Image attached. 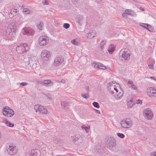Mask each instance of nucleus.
Returning <instances> with one entry per match:
<instances>
[{
	"label": "nucleus",
	"mask_w": 156,
	"mask_h": 156,
	"mask_svg": "<svg viewBox=\"0 0 156 156\" xmlns=\"http://www.w3.org/2000/svg\"><path fill=\"white\" fill-rule=\"evenodd\" d=\"M17 27L13 23L8 24L6 29V33L8 39L12 40L16 35Z\"/></svg>",
	"instance_id": "obj_1"
},
{
	"label": "nucleus",
	"mask_w": 156,
	"mask_h": 156,
	"mask_svg": "<svg viewBox=\"0 0 156 156\" xmlns=\"http://www.w3.org/2000/svg\"><path fill=\"white\" fill-rule=\"evenodd\" d=\"M108 89L111 94L114 95L118 93V90H120V86L119 84L115 82H110L108 84Z\"/></svg>",
	"instance_id": "obj_2"
},
{
	"label": "nucleus",
	"mask_w": 156,
	"mask_h": 156,
	"mask_svg": "<svg viewBox=\"0 0 156 156\" xmlns=\"http://www.w3.org/2000/svg\"><path fill=\"white\" fill-rule=\"evenodd\" d=\"M107 144V148L112 151H115L116 145V140L112 136L108 137L106 141Z\"/></svg>",
	"instance_id": "obj_3"
},
{
	"label": "nucleus",
	"mask_w": 156,
	"mask_h": 156,
	"mask_svg": "<svg viewBox=\"0 0 156 156\" xmlns=\"http://www.w3.org/2000/svg\"><path fill=\"white\" fill-rule=\"evenodd\" d=\"M121 126L123 128L128 129L131 128L133 126V123L130 119H126L123 120L120 122Z\"/></svg>",
	"instance_id": "obj_4"
},
{
	"label": "nucleus",
	"mask_w": 156,
	"mask_h": 156,
	"mask_svg": "<svg viewBox=\"0 0 156 156\" xmlns=\"http://www.w3.org/2000/svg\"><path fill=\"white\" fill-rule=\"evenodd\" d=\"M120 54H122L121 60L122 61L125 62L129 60L131 54L129 50L126 49H125L123 51L122 50Z\"/></svg>",
	"instance_id": "obj_5"
},
{
	"label": "nucleus",
	"mask_w": 156,
	"mask_h": 156,
	"mask_svg": "<svg viewBox=\"0 0 156 156\" xmlns=\"http://www.w3.org/2000/svg\"><path fill=\"white\" fill-rule=\"evenodd\" d=\"M29 49L27 45L25 43L20 44L16 48V51L18 52L20 54L23 53L24 52L27 51Z\"/></svg>",
	"instance_id": "obj_6"
},
{
	"label": "nucleus",
	"mask_w": 156,
	"mask_h": 156,
	"mask_svg": "<svg viewBox=\"0 0 156 156\" xmlns=\"http://www.w3.org/2000/svg\"><path fill=\"white\" fill-rule=\"evenodd\" d=\"M3 113L5 116L11 117L14 115V112L11 108L6 106L3 109Z\"/></svg>",
	"instance_id": "obj_7"
},
{
	"label": "nucleus",
	"mask_w": 156,
	"mask_h": 156,
	"mask_svg": "<svg viewBox=\"0 0 156 156\" xmlns=\"http://www.w3.org/2000/svg\"><path fill=\"white\" fill-rule=\"evenodd\" d=\"M143 115L145 118L147 119H151L153 116V113L151 110L149 108H147L144 110Z\"/></svg>",
	"instance_id": "obj_8"
},
{
	"label": "nucleus",
	"mask_w": 156,
	"mask_h": 156,
	"mask_svg": "<svg viewBox=\"0 0 156 156\" xmlns=\"http://www.w3.org/2000/svg\"><path fill=\"white\" fill-rule=\"evenodd\" d=\"M29 63L30 66L34 68L37 67V65L38 64V62L37 61V58L34 56H32L29 59Z\"/></svg>",
	"instance_id": "obj_9"
},
{
	"label": "nucleus",
	"mask_w": 156,
	"mask_h": 156,
	"mask_svg": "<svg viewBox=\"0 0 156 156\" xmlns=\"http://www.w3.org/2000/svg\"><path fill=\"white\" fill-rule=\"evenodd\" d=\"M8 154L11 155L15 154L17 152L15 146L12 144H10L7 149Z\"/></svg>",
	"instance_id": "obj_10"
},
{
	"label": "nucleus",
	"mask_w": 156,
	"mask_h": 156,
	"mask_svg": "<svg viewBox=\"0 0 156 156\" xmlns=\"http://www.w3.org/2000/svg\"><path fill=\"white\" fill-rule=\"evenodd\" d=\"M147 95L150 97L156 96V88L152 87H148L147 89Z\"/></svg>",
	"instance_id": "obj_11"
},
{
	"label": "nucleus",
	"mask_w": 156,
	"mask_h": 156,
	"mask_svg": "<svg viewBox=\"0 0 156 156\" xmlns=\"http://www.w3.org/2000/svg\"><path fill=\"white\" fill-rule=\"evenodd\" d=\"M34 108L36 112H39L43 113L46 114L48 112L47 110L44 107L40 105H35Z\"/></svg>",
	"instance_id": "obj_12"
},
{
	"label": "nucleus",
	"mask_w": 156,
	"mask_h": 156,
	"mask_svg": "<svg viewBox=\"0 0 156 156\" xmlns=\"http://www.w3.org/2000/svg\"><path fill=\"white\" fill-rule=\"evenodd\" d=\"M22 33L24 35L32 36L34 33V31L30 28H24L22 30Z\"/></svg>",
	"instance_id": "obj_13"
},
{
	"label": "nucleus",
	"mask_w": 156,
	"mask_h": 156,
	"mask_svg": "<svg viewBox=\"0 0 156 156\" xmlns=\"http://www.w3.org/2000/svg\"><path fill=\"white\" fill-rule=\"evenodd\" d=\"M63 61L64 58L62 56L57 57L55 59L54 65L55 66H58L62 63Z\"/></svg>",
	"instance_id": "obj_14"
},
{
	"label": "nucleus",
	"mask_w": 156,
	"mask_h": 156,
	"mask_svg": "<svg viewBox=\"0 0 156 156\" xmlns=\"http://www.w3.org/2000/svg\"><path fill=\"white\" fill-rule=\"evenodd\" d=\"M48 39L47 37L45 36H41L39 39V44L41 45H44L48 42Z\"/></svg>",
	"instance_id": "obj_15"
},
{
	"label": "nucleus",
	"mask_w": 156,
	"mask_h": 156,
	"mask_svg": "<svg viewBox=\"0 0 156 156\" xmlns=\"http://www.w3.org/2000/svg\"><path fill=\"white\" fill-rule=\"evenodd\" d=\"M92 66L96 69H105L107 68L103 64L96 62L92 63Z\"/></svg>",
	"instance_id": "obj_16"
},
{
	"label": "nucleus",
	"mask_w": 156,
	"mask_h": 156,
	"mask_svg": "<svg viewBox=\"0 0 156 156\" xmlns=\"http://www.w3.org/2000/svg\"><path fill=\"white\" fill-rule=\"evenodd\" d=\"M50 54L48 51L46 50H43L41 54V56L44 59L46 60L50 57Z\"/></svg>",
	"instance_id": "obj_17"
},
{
	"label": "nucleus",
	"mask_w": 156,
	"mask_h": 156,
	"mask_svg": "<svg viewBox=\"0 0 156 156\" xmlns=\"http://www.w3.org/2000/svg\"><path fill=\"white\" fill-rule=\"evenodd\" d=\"M41 154L40 151L37 149L32 150L30 153V156H40Z\"/></svg>",
	"instance_id": "obj_18"
},
{
	"label": "nucleus",
	"mask_w": 156,
	"mask_h": 156,
	"mask_svg": "<svg viewBox=\"0 0 156 156\" xmlns=\"http://www.w3.org/2000/svg\"><path fill=\"white\" fill-rule=\"evenodd\" d=\"M96 31L93 30L86 34V36L87 38L90 39H92L95 36Z\"/></svg>",
	"instance_id": "obj_19"
},
{
	"label": "nucleus",
	"mask_w": 156,
	"mask_h": 156,
	"mask_svg": "<svg viewBox=\"0 0 156 156\" xmlns=\"http://www.w3.org/2000/svg\"><path fill=\"white\" fill-rule=\"evenodd\" d=\"M53 83L50 80H46L43 81L42 84L45 86L49 87L53 85Z\"/></svg>",
	"instance_id": "obj_20"
},
{
	"label": "nucleus",
	"mask_w": 156,
	"mask_h": 156,
	"mask_svg": "<svg viewBox=\"0 0 156 156\" xmlns=\"http://www.w3.org/2000/svg\"><path fill=\"white\" fill-rule=\"evenodd\" d=\"M73 141L74 142L76 141H78L81 142L82 141V137L79 135H76L73 137Z\"/></svg>",
	"instance_id": "obj_21"
},
{
	"label": "nucleus",
	"mask_w": 156,
	"mask_h": 156,
	"mask_svg": "<svg viewBox=\"0 0 156 156\" xmlns=\"http://www.w3.org/2000/svg\"><path fill=\"white\" fill-rule=\"evenodd\" d=\"M116 94H115V97L116 99H119L122 97L123 92L120 88V90H118V93H116Z\"/></svg>",
	"instance_id": "obj_22"
},
{
	"label": "nucleus",
	"mask_w": 156,
	"mask_h": 156,
	"mask_svg": "<svg viewBox=\"0 0 156 156\" xmlns=\"http://www.w3.org/2000/svg\"><path fill=\"white\" fill-rule=\"evenodd\" d=\"M128 84L129 87L135 90H136L137 89V87L134 84L132 81L129 80L128 82Z\"/></svg>",
	"instance_id": "obj_23"
},
{
	"label": "nucleus",
	"mask_w": 156,
	"mask_h": 156,
	"mask_svg": "<svg viewBox=\"0 0 156 156\" xmlns=\"http://www.w3.org/2000/svg\"><path fill=\"white\" fill-rule=\"evenodd\" d=\"M2 122L4 123L8 127H12L14 126V124L13 123H11L6 119H3L2 121Z\"/></svg>",
	"instance_id": "obj_24"
},
{
	"label": "nucleus",
	"mask_w": 156,
	"mask_h": 156,
	"mask_svg": "<svg viewBox=\"0 0 156 156\" xmlns=\"http://www.w3.org/2000/svg\"><path fill=\"white\" fill-rule=\"evenodd\" d=\"M115 48L113 45H111L109 46L108 49V51L110 54H112L115 51Z\"/></svg>",
	"instance_id": "obj_25"
},
{
	"label": "nucleus",
	"mask_w": 156,
	"mask_h": 156,
	"mask_svg": "<svg viewBox=\"0 0 156 156\" xmlns=\"http://www.w3.org/2000/svg\"><path fill=\"white\" fill-rule=\"evenodd\" d=\"M81 127L82 129L84 130L87 133H88L90 129V126L88 125H83L81 126Z\"/></svg>",
	"instance_id": "obj_26"
},
{
	"label": "nucleus",
	"mask_w": 156,
	"mask_h": 156,
	"mask_svg": "<svg viewBox=\"0 0 156 156\" xmlns=\"http://www.w3.org/2000/svg\"><path fill=\"white\" fill-rule=\"evenodd\" d=\"M140 25L141 26L147 29L149 31H150V30H151V27L148 24L141 23Z\"/></svg>",
	"instance_id": "obj_27"
},
{
	"label": "nucleus",
	"mask_w": 156,
	"mask_h": 156,
	"mask_svg": "<svg viewBox=\"0 0 156 156\" xmlns=\"http://www.w3.org/2000/svg\"><path fill=\"white\" fill-rule=\"evenodd\" d=\"M125 12L126 14L131 16H134L135 15L133 11L130 9H127L125 10Z\"/></svg>",
	"instance_id": "obj_28"
},
{
	"label": "nucleus",
	"mask_w": 156,
	"mask_h": 156,
	"mask_svg": "<svg viewBox=\"0 0 156 156\" xmlns=\"http://www.w3.org/2000/svg\"><path fill=\"white\" fill-rule=\"evenodd\" d=\"M71 43L75 45H78L80 44V40L77 39H75L71 41Z\"/></svg>",
	"instance_id": "obj_29"
},
{
	"label": "nucleus",
	"mask_w": 156,
	"mask_h": 156,
	"mask_svg": "<svg viewBox=\"0 0 156 156\" xmlns=\"http://www.w3.org/2000/svg\"><path fill=\"white\" fill-rule=\"evenodd\" d=\"M61 105L62 107L66 108H68L69 103L66 101H64L61 102Z\"/></svg>",
	"instance_id": "obj_30"
},
{
	"label": "nucleus",
	"mask_w": 156,
	"mask_h": 156,
	"mask_svg": "<svg viewBox=\"0 0 156 156\" xmlns=\"http://www.w3.org/2000/svg\"><path fill=\"white\" fill-rule=\"evenodd\" d=\"M151 64H149L148 65V66L150 69H153L154 65L155 63V60L153 59H151Z\"/></svg>",
	"instance_id": "obj_31"
},
{
	"label": "nucleus",
	"mask_w": 156,
	"mask_h": 156,
	"mask_svg": "<svg viewBox=\"0 0 156 156\" xmlns=\"http://www.w3.org/2000/svg\"><path fill=\"white\" fill-rule=\"evenodd\" d=\"M23 12L25 14L27 15L30 13V11L28 8H25L23 9Z\"/></svg>",
	"instance_id": "obj_32"
},
{
	"label": "nucleus",
	"mask_w": 156,
	"mask_h": 156,
	"mask_svg": "<svg viewBox=\"0 0 156 156\" xmlns=\"http://www.w3.org/2000/svg\"><path fill=\"white\" fill-rule=\"evenodd\" d=\"M106 42V40H103L100 43V47L103 50L104 48L103 46L105 44V43Z\"/></svg>",
	"instance_id": "obj_33"
},
{
	"label": "nucleus",
	"mask_w": 156,
	"mask_h": 156,
	"mask_svg": "<svg viewBox=\"0 0 156 156\" xmlns=\"http://www.w3.org/2000/svg\"><path fill=\"white\" fill-rule=\"evenodd\" d=\"M43 23L42 22H40L39 24L37 25V27L40 30H42V28L43 27Z\"/></svg>",
	"instance_id": "obj_34"
},
{
	"label": "nucleus",
	"mask_w": 156,
	"mask_h": 156,
	"mask_svg": "<svg viewBox=\"0 0 156 156\" xmlns=\"http://www.w3.org/2000/svg\"><path fill=\"white\" fill-rule=\"evenodd\" d=\"M18 10L17 9H14L11 11V13H12L13 15L16 16L17 14Z\"/></svg>",
	"instance_id": "obj_35"
},
{
	"label": "nucleus",
	"mask_w": 156,
	"mask_h": 156,
	"mask_svg": "<svg viewBox=\"0 0 156 156\" xmlns=\"http://www.w3.org/2000/svg\"><path fill=\"white\" fill-rule=\"evenodd\" d=\"M117 134L118 137L121 138H124L125 136V135L122 133H117Z\"/></svg>",
	"instance_id": "obj_36"
},
{
	"label": "nucleus",
	"mask_w": 156,
	"mask_h": 156,
	"mask_svg": "<svg viewBox=\"0 0 156 156\" xmlns=\"http://www.w3.org/2000/svg\"><path fill=\"white\" fill-rule=\"evenodd\" d=\"M93 105L94 107L97 108H99L100 107L99 104L96 102H94L93 103Z\"/></svg>",
	"instance_id": "obj_37"
},
{
	"label": "nucleus",
	"mask_w": 156,
	"mask_h": 156,
	"mask_svg": "<svg viewBox=\"0 0 156 156\" xmlns=\"http://www.w3.org/2000/svg\"><path fill=\"white\" fill-rule=\"evenodd\" d=\"M88 93L87 94H82L81 95L82 97L84 98L87 99L89 97V95Z\"/></svg>",
	"instance_id": "obj_38"
},
{
	"label": "nucleus",
	"mask_w": 156,
	"mask_h": 156,
	"mask_svg": "<svg viewBox=\"0 0 156 156\" xmlns=\"http://www.w3.org/2000/svg\"><path fill=\"white\" fill-rule=\"evenodd\" d=\"M69 26V24L67 23H65L63 25V27L66 29L68 28Z\"/></svg>",
	"instance_id": "obj_39"
},
{
	"label": "nucleus",
	"mask_w": 156,
	"mask_h": 156,
	"mask_svg": "<svg viewBox=\"0 0 156 156\" xmlns=\"http://www.w3.org/2000/svg\"><path fill=\"white\" fill-rule=\"evenodd\" d=\"M42 3L45 5H48L49 3L48 2L47 0H45L42 1Z\"/></svg>",
	"instance_id": "obj_40"
},
{
	"label": "nucleus",
	"mask_w": 156,
	"mask_h": 156,
	"mask_svg": "<svg viewBox=\"0 0 156 156\" xmlns=\"http://www.w3.org/2000/svg\"><path fill=\"white\" fill-rule=\"evenodd\" d=\"M142 103V101L140 99H138L136 100V103L137 104H141Z\"/></svg>",
	"instance_id": "obj_41"
},
{
	"label": "nucleus",
	"mask_w": 156,
	"mask_h": 156,
	"mask_svg": "<svg viewBox=\"0 0 156 156\" xmlns=\"http://www.w3.org/2000/svg\"><path fill=\"white\" fill-rule=\"evenodd\" d=\"M80 16H77V20L79 23H80L81 21V19H80Z\"/></svg>",
	"instance_id": "obj_42"
},
{
	"label": "nucleus",
	"mask_w": 156,
	"mask_h": 156,
	"mask_svg": "<svg viewBox=\"0 0 156 156\" xmlns=\"http://www.w3.org/2000/svg\"><path fill=\"white\" fill-rule=\"evenodd\" d=\"M95 153H101V150L100 149H98V150H94Z\"/></svg>",
	"instance_id": "obj_43"
},
{
	"label": "nucleus",
	"mask_w": 156,
	"mask_h": 156,
	"mask_svg": "<svg viewBox=\"0 0 156 156\" xmlns=\"http://www.w3.org/2000/svg\"><path fill=\"white\" fill-rule=\"evenodd\" d=\"M28 84V83L26 82H23L21 83H20V85H21L22 86H24L26 85H27Z\"/></svg>",
	"instance_id": "obj_44"
},
{
	"label": "nucleus",
	"mask_w": 156,
	"mask_h": 156,
	"mask_svg": "<svg viewBox=\"0 0 156 156\" xmlns=\"http://www.w3.org/2000/svg\"><path fill=\"white\" fill-rule=\"evenodd\" d=\"M15 16L14 15H13L12 13H11V12H10V13H9V16L10 18H12Z\"/></svg>",
	"instance_id": "obj_45"
},
{
	"label": "nucleus",
	"mask_w": 156,
	"mask_h": 156,
	"mask_svg": "<svg viewBox=\"0 0 156 156\" xmlns=\"http://www.w3.org/2000/svg\"><path fill=\"white\" fill-rule=\"evenodd\" d=\"M150 156H156V152L151 153Z\"/></svg>",
	"instance_id": "obj_46"
},
{
	"label": "nucleus",
	"mask_w": 156,
	"mask_h": 156,
	"mask_svg": "<svg viewBox=\"0 0 156 156\" xmlns=\"http://www.w3.org/2000/svg\"><path fill=\"white\" fill-rule=\"evenodd\" d=\"M86 90L87 92L88 93L89 91V87L88 86H87L86 87Z\"/></svg>",
	"instance_id": "obj_47"
},
{
	"label": "nucleus",
	"mask_w": 156,
	"mask_h": 156,
	"mask_svg": "<svg viewBox=\"0 0 156 156\" xmlns=\"http://www.w3.org/2000/svg\"><path fill=\"white\" fill-rule=\"evenodd\" d=\"M126 14L125 13H124L122 14V16L123 17H126Z\"/></svg>",
	"instance_id": "obj_48"
},
{
	"label": "nucleus",
	"mask_w": 156,
	"mask_h": 156,
	"mask_svg": "<svg viewBox=\"0 0 156 156\" xmlns=\"http://www.w3.org/2000/svg\"><path fill=\"white\" fill-rule=\"evenodd\" d=\"M61 82H62V83H65V80H64V79H62V80H61Z\"/></svg>",
	"instance_id": "obj_49"
},
{
	"label": "nucleus",
	"mask_w": 156,
	"mask_h": 156,
	"mask_svg": "<svg viewBox=\"0 0 156 156\" xmlns=\"http://www.w3.org/2000/svg\"><path fill=\"white\" fill-rule=\"evenodd\" d=\"M95 111H96V112L97 113H99V114H100V112L99 110H95Z\"/></svg>",
	"instance_id": "obj_50"
},
{
	"label": "nucleus",
	"mask_w": 156,
	"mask_h": 156,
	"mask_svg": "<svg viewBox=\"0 0 156 156\" xmlns=\"http://www.w3.org/2000/svg\"><path fill=\"white\" fill-rule=\"evenodd\" d=\"M140 8L141 9V10H142V11H144V8H141V7Z\"/></svg>",
	"instance_id": "obj_51"
},
{
	"label": "nucleus",
	"mask_w": 156,
	"mask_h": 156,
	"mask_svg": "<svg viewBox=\"0 0 156 156\" xmlns=\"http://www.w3.org/2000/svg\"><path fill=\"white\" fill-rule=\"evenodd\" d=\"M127 105L128 106V107L129 108H131L132 107V106H131L129 105V104H127Z\"/></svg>",
	"instance_id": "obj_52"
},
{
	"label": "nucleus",
	"mask_w": 156,
	"mask_h": 156,
	"mask_svg": "<svg viewBox=\"0 0 156 156\" xmlns=\"http://www.w3.org/2000/svg\"><path fill=\"white\" fill-rule=\"evenodd\" d=\"M150 78H151V79H154V78H153V77H150Z\"/></svg>",
	"instance_id": "obj_53"
}]
</instances>
